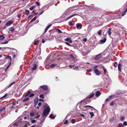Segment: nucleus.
<instances>
[{
    "mask_svg": "<svg viewBox=\"0 0 127 127\" xmlns=\"http://www.w3.org/2000/svg\"><path fill=\"white\" fill-rule=\"evenodd\" d=\"M21 16V14L20 13H18L17 15V17L18 18H20Z\"/></svg>",
    "mask_w": 127,
    "mask_h": 127,
    "instance_id": "nucleus-40",
    "label": "nucleus"
},
{
    "mask_svg": "<svg viewBox=\"0 0 127 127\" xmlns=\"http://www.w3.org/2000/svg\"><path fill=\"white\" fill-rule=\"evenodd\" d=\"M14 30L15 29L13 27L10 28L9 29V31L11 32H13Z\"/></svg>",
    "mask_w": 127,
    "mask_h": 127,
    "instance_id": "nucleus-16",
    "label": "nucleus"
},
{
    "mask_svg": "<svg viewBox=\"0 0 127 127\" xmlns=\"http://www.w3.org/2000/svg\"><path fill=\"white\" fill-rule=\"evenodd\" d=\"M118 126H119L120 127H121L123 126V124L122 123H119L118 125Z\"/></svg>",
    "mask_w": 127,
    "mask_h": 127,
    "instance_id": "nucleus-52",
    "label": "nucleus"
},
{
    "mask_svg": "<svg viewBox=\"0 0 127 127\" xmlns=\"http://www.w3.org/2000/svg\"><path fill=\"white\" fill-rule=\"evenodd\" d=\"M34 95L33 94H31L29 96L30 97H33L34 96Z\"/></svg>",
    "mask_w": 127,
    "mask_h": 127,
    "instance_id": "nucleus-48",
    "label": "nucleus"
},
{
    "mask_svg": "<svg viewBox=\"0 0 127 127\" xmlns=\"http://www.w3.org/2000/svg\"><path fill=\"white\" fill-rule=\"evenodd\" d=\"M7 96V94H5L3 96L1 97L0 99H2L4 98H5Z\"/></svg>",
    "mask_w": 127,
    "mask_h": 127,
    "instance_id": "nucleus-24",
    "label": "nucleus"
},
{
    "mask_svg": "<svg viewBox=\"0 0 127 127\" xmlns=\"http://www.w3.org/2000/svg\"><path fill=\"white\" fill-rule=\"evenodd\" d=\"M44 109V110L42 115V117L44 119L42 122H43L46 118L48 116L50 111V108L49 105L46 104L45 105Z\"/></svg>",
    "mask_w": 127,
    "mask_h": 127,
    "instance_id": "nucleus-1",
    "label": "nucleus"
},
{
    "mask_svg": "<svg viewBox=\"0 0 127 127\" xmlns=\"http://www.w3.org/2000/svg\"><path fill=\"white\" fill-rule=\"evenodd\" d=\"M29 99V98L28 97L24 99L22 101L23 102H25L26 101H28Z\"/></svg>",
    "mask_w": 127,
    "mask_h": 127,
    "instance_id": "nucleus-30",
    "label": "nucleus"
},
{
    "mask_svg": "<svg viewBox=\"0 0 127 127\" xmlns=\"http://www.w3.org/2000/svg\"><path fill=\"white\" fill-rule=\"evenodd\" d=\"M112 31L111 30V28H109L108 31V34L109 35H110L111 34Z\"/></svg>",
    "mask_w": 127,
    "mask_h": 127,
    "instance_id": "nucleus-21",
    "label": "nucleus"
},
{
    "mask_svg": "<svg viewBox=\"0 0 127 127\" xmlns=\"http://www.w3.org/2000/svg\"><path fill=\"white\" fill-rule=\"evenodd\" d=\"M35 7L34 6H32L31 7H30V10H32Z\"/></svg>",
    "mask_w": 127,
    "mask_h": 127,
    "instance_id": "nucleus-39",
    "label": "nucleus"
},
{
    "mask_svg": "<svg viewBox=\"0 0 127 127\" xmlns=\"http://www.w3.org/2000/svg\"><path fill=\"white\" fill-rule=\"evenodd\" d=\"M77 15L76 14H74L72 15H71V16H69L68 18H67L66 19V20H68L69 19H70V18H72V17L74 16Z\"/></svg>",
    "mask_w": 127,
    "mask_h": 127,
    "instance_id": "nucleus-13",
    "label": "nucleus"
},
{
    "mask_svg": "<svg viewBox=\"0 0 127 127\" xmlns=\"http://www.w3.org/2000/svg\"><path fill=\"white\" fill-rule=\"evenodd\" d=\"M42 104V103L41 102H40L38 103V105L39 106H40Z\"/></svg>",
    "mask_w": 127,
    "mask_h": 127,
    "instance_id": "nucleus-60",
    "label": "nucleus"
},
{
    "mask_svg": "<svg viewBox=\"0 0 127 127\" xmlns=\"http://www.w3.org/2000/svg\"><path fill=\"white\" fill-rule=\"evenodd\" d=\"M76 26L78 30H80L82 28V25L80 23H77Z\"/></svg>",
    "mask_w": 127,
    "mask_h": 127,
    "instance_id": "nucleus-4",
    "label": "nucleus"
},
{
    "mask_svg": "<svg viewBox=\"0 0 127 127\" xmlns=\"http://www.w3.org/2000/svg\"><path fill=\"white\" fill-rule=\"evenodd\" d=\"M5 58L6 59H9V61H11V58L10 56H7L5 57Z\"/></svg>",
    "mask_w": 127,
    "mask_h": 127,
    "instance_id": "nucleus-18",
    "label": "nucleus"
},
{
    "mask_svg": "<svg viewBox=\"0 0 127 127\" xmlns=\"http://www.w3.org/2000/svg\"><path fill=\"white\" fill-rule=\"evenodd\" d=\"M65 40L67 41H69V43L72 42V40L71 39L69 38H67L65 39Z\"/></svg>",
    "mask_w": 127,
    "mask_h": 127,
    "instance_id": "nucleus-14",
    "label": "nucleus"
},
{
    "mask_svg": "<svg viewBox=\"0 0 127 127\" xmlns=\"http://www.w3.org/2000/svg\"><path fill=\"white\" fill-rule=\"evenodd\" d=\"M39 101H44V100L41 99L40 98L39 99Z\"/></svg>",
    "mask_w": 127,
    "mask_h": 127,
    "instance_id": "nucleus-61",
    "label": "nucleus"
},
{
    "mask_svg": "<svg viewBox=\"0 0 127 127\" xmlns=\"http://www.w3.org/2000/svg\"><path fill=\"white\" fill-rule=\"evenodd\" d=\"M114 117H113L111 118L110 119V122H113L114 120Z\"/></svg>",
    "mask_w": 127,
    "mask_h": 127,
    "instance_id": "nucleus-36",
    "label": "nucleus"
},
{
    "mask_svg": "<svg viewBox=\"0 0 127 127\" xmlns=\"http://www.w3.org/2000/svg\"><path fill=\"white\" fill-rule=\"evenodd\" d=\"M70 57L71 58H72V60L74 61V62H75L77 61V60L76 59V58L75 59L72 55H71Z\"/></svg>",
    "mask_w": 127,
    "mask_h": 127,
    "instance_id": "nucleus-19",
    "label": "nucleus"
},
{
    "mask_svg": "<svg viewBox=\"0 0 127 127\" xmlns=\"http://www.w3.org/2000/svg\"><path fill=\"white\" fill-rule=\"evenodd\" d=\"M98 66H94V67H93V69H95L97 68V67Z\"/></svg>",
    "mask_w": 127,
    "mask_h": 127,
    "instance_id": "nucleus-59",
    "label": "nucleus"
},
{
    "mask_svg": "<svg viewBox=\"0 0 127 127\" xmlns=\"http://www.w3.org/2000/svg\"><path fill=\"white\" fill-rule=\"evenodd\" d=\"M36 4L38 6H39L40 5V3L38 2L37 1H36Z\"/></svg>",
    "mask_w": 127,
    "mask_h": 127,
    "instance_id": "nucleus-55",
    "label": "nucleus"
},
{
    "mask_svg": "<svg viewBox=\"0 0 127 127\" xmlns=\"http://www.w3.org/2000/svg\"><path fill=\"white\" fill-rule=\"evenodd\" d=\"M101 95L100 92L99 91H97L96 92L95 96L96 97H98Z\"/></svg>",
    "mask_w": 127,
    "mask_h": 127,
    "instance_id": "nucleus-12",
    "label": "nucleus"
},
{
    "mask_svg": "<svg viewBox=\"0 0 127 127\" xmlns=\"http://www.w3.org/2000/svg\"><path fill=\"white\" fill-rule=\"evenodd\" d=\"M89 114L91 116V118H92L94 116V114L93 112H90Z\"/></svg>",
    "mask_w": 127,
    "mask_h": 127,
    "instance_id": "nucleus-27",
    "label": "nucleus"
},
{
    "mask_svg": "<svg viewBox=\"0 0 127 127\" xmlns=\"http://www.w3.org/2000/svg\"><path fill=\"white\" fill-rule=\"evenodd\" d=\"M90 102V101L89 100H87L86 101V103H88Z\"/></svg>",
    "mask_w": 127,
    "mask_h": 127,
    "instance_id": "nucleus-58",
    "label": "nucleus"
},
{
    "mask_svg": "<svg viewBox=\"0 0 127 127\" xmlns=\"http://www.w3.org/2000/svg\"><path fill=\"white\" fill-rule=\"evenodd\" d=\"M32 91V90H30L28 91L27 93L25 95V97L27 96L28 95H29L31 93V91Z\"/></svg>",
    "mask_w": 127,
    "mask_h": 127,
    "instance_id": "nucleus-17",
    "label": "nucleus"
},
{
    "mask_svg": "<svg viewBox=\"0 0 127 127\" xmlns=\"http://www.w3.org/2000/svg\"><path fill=\"white\" fill-rule=\"evenodd\" d=\"M39 97L42 98H44V95L43 94L40 95H39Z\"/></svg>",
    "mask_w": 127,
    "mask_h": 127,
    "instance_id": "nucleus-37",
    "label": "nucleus"
},
{
    "mask_svg": "<svg viewBox=\"0 0 127 127\" xmlns=\"http://www.w3.org/2000/svg\"><path fill=\"white\" fill-rule=\"evenodd\" d=\"M15 83V82H13L12 83H11L9 86L8 88H9L11 87Z\"/></svg>",
    "mask_w": 127,
    "mask_h": 127,
    "instance_id": "nucleus-45",
    "label": "nucleus"
},
{
    "mask_svg": "<svg viewBox=\"0 0 127 127\" xmlns=\"http://www.w3.org/2000/svg\"><path fill=\"white\" fill-rule=\"evenodd\" d=\"M13 23V22L12 20L9 21L7 22L6 24V25L7 26H9L11 25Z\"/></svg>",
    "mask_w": 127,
    "mask_h": 127,
    "instance_id": "nucleus-7",
    "label": "nucleus"
},
{
    "mask_svg": "<svg viewBox=\"0 0 127 127\" xmlns=\"http://www.w3.org/2000/svg\"><path fill=\"white\" fill-rule=\"evenodd\" d=\"M45 41L44 39H42V42L43 43H44L45 42Z\"/></svg>",
    "mask_w": 127,
    "mask_h": 127,
    "instance_id": "nucleus-62",
    "label": "nucleus"
},
{
    "mask_svg": "<svg viewBox=\"0 0 127 127\" xmlns=\"http://www.w3.org/2000/svg\"><path fill=\"white\" fill-rule=\"evenodd\" d=\"M124 117H122L121 118V121H123L124 120Z\"/></svg>",
    "mask_w": 127,
    "mask_h": 127,
    "instance_id": "nucleus-53",
    "label": "nucleus"
},
{
    "mask_svg": "<svg viewBox=\"0 0 127 127\" xmlns=\"http://www.w3.org/2000/svg\"><path fill=\"white\" fill-rule=\"evenodd\" d=\"M53 114H51L49 116V117L50 118H51L52 119H54L55 118V117L53 116Z\"/></svg>",
    "mask_w": 127,
    "mask_h": 127,
    "instance_id": "nucleus-25",
    "label": "nucleus"
},
{
    "mask_svg": "<svg viewBox=\"0 0 127 127\" xmlns=\"http://www.w3.org/2000/svg\"><path fill=\"white\" fill-rule=\"evenodd\" d=\"M57 64H53L50 65V67L51 68H53L54 66L57 65Z\"/></svg>",
    "mask_w": 127,
    "mask_h": 127,
    "instance_id": "nucleus-28",
    "label": "nucleus"
},
{
    "mask_svg": "<svg viewBox=\"0 0 127 127\" xmlns=\"http://www.w3.org/2000/svg\"><path fill=\"white\" fill-rule=\"evenodd\" d=\"M5 107L0 108V114L4 112L5 111Z\"/></svg>",
    "mask_w": 127,
    "mask_h": 127,
    "instance_id": "nucleus-11",
    "label": "nucleus"
},
{
    "mask_svg": "<svg viewBox=\"0 0 127 127\" xmlns=\"http://www.w3.org/2000/svg\"><path fill=\"white\" fill-rule=\"evenodd\" d=\"M43 12H44V11L43 10L42 11H41V12H40L39 13V15H40L41 14H42L43 13Z\"/></svg>",
    "mask_w": 127,
    "mask_h": 127,
    "instance_id": "nucleus-57",
    "label": "nucleus"
},
{
    "mask_svg": "<svg viewBox=\"0 0 127 127\" xmlns=\"http://www.w3.org/2000/svg\"><path fill=\"white\" fill-rule=\"evenodd\" d=\"M123 125L125 126H127V122L126 121H125L123 123Z\"/></svg>",
    "mask_w": 127,
    "mask_h": 127,
    "instance_id": "nucleus-46",
    "label": "nucleus"
},
{
    "mask_svg": "<svg viewBox=\"0 0 127 127\" xmlns=\"http://www.w3.org/2000/svg\"><path fill=\"white\" fill-rule=\"evenodd\" d=\"M36 122V121L35 120H32L31 121V122L32 123H35Z\"/></svg>",
    "mask_w": 127,
    "mask_h": 127,
    "instance_id": "nucleus-50",
    "label": "nucleus"
},
{
    "mask_svg": "<svg viewBox=\"0 0 127 127\" xmlns=\"http://www.w3.org/2000/svg\"><path fill=\"white\" fill-rule=\"evenodd\" d=\"M122 66V64H121L120 62L118 64V70L119 71H121V67Z\"/></svg>",
    "mask_w": 127,
    "mask_h": 127,
    "instance_id": "nucleus-6",
    "label": "nucleus"
},
{
    "mask_svg": "<svg viewBox=\"0 0 127 127\" xmlns=\"http://www.w3.org/2000/svg\"><path fill=\"white\" fill-rule=\"evenodd\" d=\"M95 73L97 75H99L101 74V73L97 69H95L94 70Z\"/></svg>",
    "mask_w": 127,
    "mask_h": 127,
    "instance_id": "nucleus-5",
    "label": "nucleus"
},
{
    "mask_svg": "<svg viewBox=\"0 0 127 127\" xmlns=\"http://www.w3.org/2000/svg\"><path fill=\"white\" fill-rule=\"evenodd\" d=\"M114 65L115 67H116L118 65L117 63L116 62H115Z\"/></svg>",
    "mask_w": 127,
    "mask_h": 127,
    "instance_id": "nucleus-41",
    "label": "nucleus"
},
{
    "mask_svg": "<svg viewBox=\"0 0 127 127\" xmlns=\"http://www.w3.org/2000/svg\"><path fill=\"white\" fill-rule=\"evenodd\" d=\"M36 18V17L35 16L30 21V23L34 21H35Z\"/></svg>",
    "mask_w": 127,
    "mask_h": 127,
    "instance_id": "nucleus-31",
    "label": "nucleus"
},
{
    "mask_svg": "<svg viewBox=\"0 0 127 127\" xmlns=\"http://www.w3.org/2000/svg\"><path fill=\"white\" fill-rule=\"evenodd\" d=\"M40 88H42L44 90H47L48 89V87L47 86L43 85L41 86Z\"/></svg>",
    "mask_w": 127,
    "mask_h": 127,
    "instance_id": "nucleus-9",
    "label": "nucleus"
},
{
    "mask_svg": "<svg viewBox=\"0 0 127 127\" xmlns=\"http://www.w3.org/2000/svg\"><path fill=\"white\" fill-rule=\"evenodd\" d=\"M56 31H57V32L58 33H62V31L60 29H56Z\"/></svg>",
    "mask_w": 127,
    "mask_h": 127,
    "instance_id": "nucleus-32",
    "label": "nucleus"
},
{
    "mask_svg": "<svg viewBox=\"0 0 127 127\" xmlns=\"http://www.w3.org/2000/svg\"><path fill=\"white\" fill-rule=\"evenodd\" d=\"M25 14L26 15H28L30 12L28 10H26L25 11Z\"/></svg>",
    "mask_w": 127,
    "mask_h": 127,
    "instance_id": "nucleus-34",
    "label": "nucleus"
},
{
    "mask_svg": "<svg viewBox=\"0 0 127 127\" xmlns=\"http://www.w3.org/2000/svg\"><path fill=\"white\" fill-rule=\"evenodd\" d=\"M106 38H104L103 39H102L100 40L101 42L102 43H104L106 41Z\"/></svg>",
    "mask_w": 127,
    "mask_h": 127,
    "instance_id": "nucleus-23",
    "label": "nucleus"
},
{
    "mask_svg": "<svg viewBox=\"0 0 127 127\" xmlns=\"http://www.w3.org/2000/svg\"><path fill=\"white\" fill-rule=\"evenodd\" d=\"M68 24L70 26H73L74 24V23H73L71 21H70L69 22Z\"/></svg>",
    "mask_w": 127,
    "mask_h": 127,
    "instance_id": "nucleus-22",
    "label": "nucleus"
},
{
    "mask_svg": "<svg viewBox=\"0 0 127 127\" xmlns=\"http://www.w3.org/2000/svg\"><path fill=\"white\" fill-rule=\"evenodd\" d=\"M50 58V57L49 56H48L46 60V63H47V62H48V61L49 60V59Z\"/></svg>",
    "mask_w": 127,
    "mask_h": 127,
    "instance_id": "nucleus-44",
    "label": "nucleus"
},
{
    "mask_svg": "<svg viewBox=\"0 0 127 127\" xmlns=\"http://www.w3.org/2000/svg\"><path fill=\"white\" fill-rule=\"evenodd\" d=\"M110 105L111 106H112L113 105V102H111L110 104Z\"/></svg>",
    "mask_w": 127,
    "mask_h": 127,
    "instance_id": "nucleus-63",
    "label": "nucleus"
},
{
    "mask_svg": "<svg viewBox=\"0 0 127 127\" xmlns=\"http://www.w3.org/2000/svg\"><path fill=\"white\" fill-rule=\"evenodd\" d=\"M38 102V98L35 99L34 100V103L35 105H37Z\"/></svg>",
    "mask_w": 127,
    "mask_h": 127,
    "instance_id": "nucleus-20",
    "label": "nucleus"
},
{
    "mask_svg": "<svg viewBox=\"0 0 127 127\" xmlns=\"http://www.w3.org/2000/svg\"><path fill=\"white\" fill-rule=\"evenodd\" d=\"M37 67V65L35 64H34L33 67L32 68V70H34L36 69Z\"/></svg>",
    "mask_w": 127,
    "mask_h": 127,
    "instance_id": "nucleus-15",
    "label": "nucleus"
},
{
    "mask_svg": "<svg viewBox=\"0 0 127 127\" xmlns=\"http://www.w3.org/2000/svg\"><path fill=\"white\" fill-rule=\"evenodd\" d=\"M70 10L69 9H67L65 12V15H68L70 14Z\"/></svg>",
    "mask_w": 127,
    "mask_h": 127,
    "instance_id": "nucleus-8",
    "label": "nucleus"
},
{
    "mask_svg": "<svg viewBox=\"0 0 127 127\" xmlns=\"http://www.w3.org/2000/svg\"><path fill=\"white\" fill-rule=\"evenodd\" d=\"M102 58V55L101 54H99L96 55L95 59L96 60H99Z\"/></svg>",
    "mask_w": 127,
    "mask_h": 127,
    "instance_id": "nucleus-3",
    "label": "nucleus"
},
{
    "mask_svg": "<svg viewBox=\"0 0 127 127\" xmlns=\"http://www.w3.org/2000/svg\"><path fill=\"white\" fill-rule=\"evenodd\" d=\"M94 95V94L93 93H92L91 94V95H89V99H90V98H91L92 97H93Z\"/></svg>",
    "mask_w": 127,
    "mask_h": 127,
    "instance_id": "nucleus-29",
    "label": "nucleus"
},
{
    "mask_svg": "<svg viewBox=\"0 0 127 127\" xmlns=\"http://www.w3.org/2000/svg\"><path fill=\"white\" fill-rule=\"evenodd\" d=\"M97 34H98L99 35H101V30H99L97 32Z\"/></svg>",
    "mask_w": 127,
    "mask_h": 127,
    "instance_id": "nucleus-33",
    "label": "nucleus"
},
{
    "mask_svg": "<svg viewBox=\"0 0 127 127\" xmlns=\"http://www.w3.org/2000/svg\"><path fill=\"white\" fill-rule=\"evenodd\" d=\"M73 69H74V70H79V69L78 68V67L77 66H76L75 67H74L73 68Z\"/></svg>",
    "mask_w": 127,
    "mask_h": 127,
    "instance_id": "nucleus-42",
    "label": "nucleus"
},
{
    "mask_svg": "<svg viewBox=\"0 0 127 127\" xmlns=\"http://www.w3.org/2000/svg\"><path fill=\"white\" fill-rule=\"evenodd\" d=\"M27 124H25L23 126V127H27Z\"/></svg>",
    "mask_w": 127,
    "mask_h": 127,
    "instance_id": "nucleus-64",
    "label": "nucleus"
},
{
    "mask_svg": "<svg viewBox=\"0 0 127 127\" xmlns=\"http://www.w3.org/2000/svg\"><path fill=\"white\" fill-rule=\"evenodd\" d=\"M52 24L49 25L46 27V28L45 29V30L44 32V33H45L46 32L47 30L49 28L52 26Z\"/></svg>",
    "mask_w": 127,
    "mask_h": 127,
    "instance_id": "nucleus-10",
    "label": "nucleus"
},
{
    "mask_svg": "<svg viewBox=\"0 0 127 127\" xmlns=\"http://www.w3.org/2000/svg\"><path fill=\"white\" fill-rule=\"evenodd\" d=\"M30 115L31 116H34V113H31L30 114Z\"/></svg>",
    "mask_w": 127,
    "mask_h": 127,
    "instance_id": "nucleus-47",
    "label": "nucleus"
},
{
    "mask_svg": "<svg viewBox=\"0 0 127 127\" xmlns=\"http://www.w3.org/2000/svg\"><path fill=\"white\" fill-rule=\"evenodd\" d=\"M71 122L72 123H74L75 122V120L74 119H72L71 120Z\"/></svg>",
    "mask_w": 127,
    "mask_h": 127,
    "instance_id": "nucleus-43",
    "label": "nucleus"
},
{
    "mask_svg": "<svg viewBox=\"0 0 127 127\" xmlns=\"http://www.w3.org/2000/svg\"><path fill=\"white\" fill-rule=\"evenodd\" d=\"M8 41H5L4 42H2L0 44H7L8 43Z\"/></svg>",
    "mask_w": 127,
    "mask_h": 127,
    "instance_id": "nucleus-38",
    "label": "nucleus"
},
{
    "mask_svg": "<svg viewBox=\"0 0 127 127\" xmlns=\"http://www.w3.org/2000/svg\"><path fill=\"white\" fill-rule=\"evenodd\" d=\"M93 25L95 27H98L99 25V24L98 21L96 18H95L92 22Z\"/></svg>",
    "mask_w": 127,
    "mask_h": 127,
    "instance_id": "nucleus-2",
    "label": "nucleus"
},
{
    "mask_svg": "<svg viewBox=\"0 0 127 127\" xmlns=\"http://www.w3.org/2000/svg\"><path fill=\"white\" fill-rule=\"evenodd\" d=\"M105 74H106V72H107V70L106 68L103 70Z\"/></svg>",
    "mask_w": 127,
    "mask_h": 127,
    "instance_id": "nucleus-56",
    "label": "nucleus"
},
{
    "mask_svg": "<svg viewBox=\"0 0 127 127\" xmlns=\"http://www.w3.org/2000/svg\"><path fill=\"white\" fill-rule=\"evenodd\" d=\"M40 117V115L39 114L37 115V116H36L34 118L36 119V118H39Z\"/></svg>",
    "mask_w": 127,
    "mask_h": 127,
    "instance_id": "nucleus-54",
    "label": "nucleus"
},
{
    "mask_svg": "<svg viewBox=\"0 0 127 127\" xmlns=\"http://www.w3.org/2000/svg\"><path fill=\"white\" fill-rule=\"evenodd\" d=\"M92 69H87V72H90L91 71H92Z\"/></svg>",
    "mask_w": 127,
    "mask_h": 127,
    "instance_id": "nucleus-49",
    "label": "nucleus"
},
{
    "mask_svg": "<svg viewBox=\"0 0 127 127\" xmlns=\"http://www.w3.org/2000/svg\"><path fill=\"white\" fill-rule=\"evenodd\" d=\"M84 108H87V107H91L92 108H94V107L91 106H89V105H86V106H84Z\"/></svg>",
    "mask_w": 127,
    "mask_h": 127,
    "instance_id": "nucleus-35",
    "label": "nucleus"
},
{
    "mask_svg": "<svg viewBox=\"0 0 127 127\" xmlns=\"http://www.w3.org/2000/svg\"><path fill=\"white\" fill-rule=\"evenodd\" d=\"M5 38V37L2 35L0 36V40H3Z\"/></svg>",
    "mask_w": 127,
    "mask_h": 127,
    "instance_id": "nucleus-26",
    "label": "nucleus"
},
{
    "mask_svg": "<svg viewBox=\"0 0 127 127\" xmlns=\"http://www.w3.org/2000/svg\"><path fill=\"white\" fill-rule=\"evenodd\" d=\"M68 123V121L67 120H66L64 123V124H67Z\"/></svg>",
    "mask_w": 127,
    "mask_h": 127,
    "instance_id": "nucleus-51",
    "label": "nucleus"
}]
</instances>
